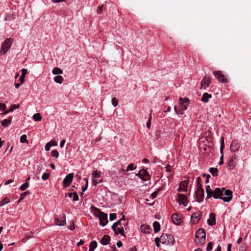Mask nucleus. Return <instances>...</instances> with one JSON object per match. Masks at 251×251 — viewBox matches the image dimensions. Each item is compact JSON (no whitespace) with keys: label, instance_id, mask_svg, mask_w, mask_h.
Returning <instances> with one entry per match:
<instances>
[{"label":"nucleus","instance_id":"nucleus-12","mask_svg":"<svg viewBox=\"0 0 251 251\" xmlns=\"http://www.w3.org/2000/svg\"><path fill=\"white\" fill-rule=\"evenodd\" d=\"M177 201L180 205L183 204L184 206H186L187 204V198L185 194H178Z\"/></svg>","mask_w":251,"mask_h":251},{"label":"nucleus","instance_id":"nucleus-11","mask_svg":"<svg viewBox=\"0 0 251 251\" xmlns=\"http://www.w3.org/2000/svg\"><path fill=\"white\" fill-rule=\"evenodd\" d=\"M202 212H198L194 213L191 217V222L193 224H196L201 219L202 216Z\"/></svg>","mask_w":251,"mask_h":251},{"label":"nucleus","instance_id":"nucleus-56","mask_svg":"<svg viewBox=\"0 0 251 251\" xmlns=\"http://www.w3.org/2000/svg\"><path fill=\"white\" fill-rule=\"evenodd\" d=\"M25 76L21 75L20 78V82H21V83H24V82L25 81Z\"/></svg>","mask_w":251,"mask_h":251},{"label":"nucleus","instance_id":"nucleus-30","mask_svg":"<svg viewBox=\"0 0 251 251\" xmlns=\"http://www.w3.org/2000/svg\"><path fill=\"white\" fill-rule=\"evenodd\" d=\"M206 193L207 194V198H209L212 196L213 191H212L209 185H207L206 187Z\"/></svg>","mask_w":251,"mask_h":251},{"label":"nucleus","instance_id":"nucleus-63","mask_svg":"<svg viewBox=\"0 0 251 251\" xmlns=\"http://www.w3.org/2000/svg\"><path fill=\"white\" fill-rule=\"evenodd\" d=\"M231 247H232V245H231V244H228L227 245V251H231Z\"/></svg>","mask_w":251,"mask_h":251},{"label":"nucleus","instance_id":"nucleus-1","mask_svg":"<svg viewBox=\"0 0 251 251\" xmlns=\"http://www.w3.org/2000/svg\"><path fill=\"white\" fill-rule=\"evenodd\" d=\"M92 209L95 213V215L98 217L100 221V225L104 226L108 222L107 219V214L101 211L97 207L92 206Z\"/></svg>","mask_w":251,"mask_h":251},{"label":"nucleus","instance_id":"nucleus-39","mask_svg":"<svg viewBox=\"0 0 251 251\" xmlns=\"http://www.w3.org/2000/svg\"><path fill=\"white\" fill-rule=\"evenodd\" d=\"M20 142L22 143H28V140H27V137L26 135L24 134L21 136Z\"/></svg>","mask_w":251,"mask_h":251},{"label":"nucleus","instance_id":"nucleus-52","mask_svg":"<svg viewBox=\"0 0 251 251\" xmlns=\"http://www.w3.org/2000/svg\"><path fill=\"white\" fill-rule=\"evenodd\" d=\"M73 201H77L79 199L78 196L76 192L73 193Z\"/></svg>","mask_w":251,"mask_h":251},{"label":"nucleus","instance_id":"nucleus-37","mask_svg":"<svg viewBox=\"0 0 251 251\" xmlns=\"http://www.w3.org/2000/svg\"><path fill=\"white\" fill-rule=\"evenodd\" d=\"M10 201V200L6 197L0 201V206H2L7 203H8Z\"/></svg>","mask_w":251,"mask_h":251},{"label":"nucleus","instance_id":"nucleus-31","mask_svg":"<svg viewBox=\"0 0 251 251\" xmlns=\"http://www.w3.org/2000/svg\"><path fill=\"white\" fill-rule=\"evenodd\" d=\"M54 80L56 83L61 84L63 81V78L61 75H57L55 76Z\"/></svg>","mask_w":251,"mask_h":251},{"label":"nucleus","instance_id":"nucleus-62","mask_svg":"<svg viewBox=\"0 0 251 251\" xmlns=\"http://www.w3.org/2000/svg\"><path fill=\"white\" fill-rule=\"evenodd\" d=\"M88 184H86L82 188V192H85L87 190L88 188Z\"/></svg>","mask_w":251,"mask_h":251},{"label":"nucleus","instance_id":"nucleus-64","mask_svg":"<svg viewBox=\"0 0 251 251\" xmlns=\"http://www.w3.org/2000/svg\"><path fill=\"white\" fill-rule=\"evenodd\" d=\"M128 251H137V249L135 246L133 247Z\"/></svg>","mask_w":251,"mask_h":251},{"label":"nucleus","instance_id":"nucleus-26","mask_svg":"<svg viewBox=\"0 0 251 251\" xmlns=\"http://www.w3.org/2000/svg\"><path fill=\"white\" fill-rule=\"evenodd\" d=\"M116 235H118L119 234H121L122 235H123L125 237L124 234V229L122 226H121L118 227H116L115 230H113Z\"/></svg>","mask_w":251,"mask_h":251},{"label":"nucleus","instance_id":"nucleus-33","mask_svg":"<svg viewBox=\"0 0 251 251\" xmlns=\"http://www.w3.org/2000/svg\"><path fill=\"white\" fill-rule=\"evenodd\" d=\"M33 119L36 122H39L41 121L42 117L41 114L39 113L34 114L33 116Z\"/></svg>","mask_w":251,"mask_h":251},{"label":"nucleus","instance_id":"nucleus-21","mask_svg":"<svg viewBox=\"0 0 251 251\" xmlns=\"http://www.w3.org/2000/svg\"><path fill=\"white\" fill-rule=\"evenodd\" d=\"M12 120V117L10 116L8 118V119L3 120L1 121V125L3 126L4 127H8L10 124L11 123Z\"/></svg>","mask_w":251,"mask_h":251},{"label":"nucleus","instance_id":"nucleus-43","mask_svg":"<svg viewBox=\"0 0 251 251\" xmlns=\"http://www.w3.org/2000/svg\"><path fill=\"white\" fill-rule=\"evenodd\" d=\"M165 236H167V238L171 240V242H172V244H173V241H174V238L173 236L171 235H168V234H163L161 236V238H162L163 237L165 238Z\"/></svg>","mask_w":251,"mask_h":251},{"label":"nucleus","instance_id":"nucleus-40","mask_svg":"<svg viewBox=\"0 0 251 251\" xmlns=\"http://www.w3.org/2000/svg\"><path fill=\"white\" fill-rule=\"evenodd\" d=\"M13 19H14L13 15L10 13L7 14L4 18V20L5 21H12Z\"/></svg>","mask_w":251,"mask_h":251},{"label":"nucleus","instance_id":"nucleus-9","mask_svg":"<svg viewBox=\"0 0 251 251\" xmlns=\"http://www.w3.org/2000/svg\"><path fill=\"white\" fill-rule=\"evenodd\" d=\"M136 176L140 177L143 181H147L150 178V176L147 169H142L140 172L136 174Z\"/></svg>","mask_w":251,"mask_h":251},{"label":"nucleus","instance_id":"nucleus-24","mask_svg":"<svg viewBox=\"0 0 251 251\" xmlns=\"http://www.w3.org/2000/svg\"><path fill=\"white\" fill-rule=\"evenodd\" d=\"M57 145V144L55 141L51 140L46 144L45 147V149L46 151H49L51 147L56 146Z\"/></svg>","mask_w":251,"mask_h":251},{"label":"nucleus","instance_id":"nucleus-58","mask_svg":"<svg viewBox=\"0 0 251 251\" xmlns=\"http://www.w3.org/2000/svg\"><path fill=\"white\" fill-rule=\"evenodd\" d=\"M172 167L170 166V165H167L166 167V172H171V170H172Z\"/></svg>","mask_w":251,"mask_h":251},{"label":"nucleus","instance_id":"nucleus-49","mask_svg":"<svg viewBox=\"0 0 251 251\" xmlns=\"http://www.w3.org/2000/svg\"><path fill=\"white\" fill-rule=\"evenodd\" d=\"M112 103L114 107H116L117 106L118 104V101L115 97L112 98Z\"/></svg>","mask_w":251,"mask_h":251},{"label":"nucleus","instance_id":"nucleus-36","mask_svg":"<svg viewBox=\"0 0 251 251\" xmlns=\"http://www.w3.org/2000/svg\"><path fill=\"white\" fill-rule=\"evenodd\" d=\"M136 168V166L134 165L133 163L129 164L126 169V172H128V171H133L135 170Z\"/></svg>","mask_w":251,"mask_h":251},{"label":"nucleus","instance_id":"nucleus-10","mask_svg":"<svg viewBox=\"0 0 251 251\" xmlns=\"http://www.w3.org/2000/svg\"><path fill=\"white\" fill-rule=\"evenodd\" d=\"M225 190V188H222V189L219 188H216L214 191L213 193V197L214 199H222V198H223L222 197L223 195V191Z\"/></svg>","mask_w":251,"mask_h":251},{"label":"nucleus","instance_id":"nucleus-19","mask_svg":"<svg viewBox=\"0 0 251 251\" xmlns=\"http://www.w3.org/2000/svg\"><path fill=\"white\" fill-rule=\"evenodd\" d=\"M210 83V78L205 76L201 82V88H205L208 87L209 86Z\"/></svg>","mask_w":251,"mask_h":251},{"label":"nucleus","instance_id":"nucleus-38","mask_svg":"<svg viewBox=\"0 0 251 251\" xmlns=\"http://www.w3.org/2000/svg\"><path fill=\"white\" fill-rule=\"evenodd\" d=\"M126 169L125 170L124 168H122L119 170L118 174L121 176H124L126 175Z\"/></svg>","mask_w":251,"mask_h":251},{"label":"nucleus","instance_id":"nucleus-57","mask_svg":"<svg viewBox=\"0 0 251 251\" xmlns=\"http://www.w3.org/2000/svg\"><path fill=\"white\" fill-rule=\"evenodd\" d=\"M203 190L202 188V185L201 183L197 184V190Z\"/></svg>","mask_w":251,"mask_h":251},{"label":"nucleus","instance_id":"nucleus-54","mask_svg":"<svg viewBox=\"0 0 251 251\" xmlns=\"http://www.w3.org/2000/svg\"><path fill=\"white\" fill-rule=\"evenodd\" d=\"M6 109V106L4 103H0V111H3Z\"/></svg>","mask_w":251,"mask_h":251},{"label":"nucleus","instance_id":"nucleus-8","mask_svg":"<svg viewBox=\"0 0 251 251\" xmlns=\"http://www.w3.org/2000/svg\"><path fill=\"white\" fill-rule=\"evenodd\" d=\"M74 174L73 173H72L69 174L65 176L63 181V185L64 188L68 187L71 183L74 177Z\"/></svg>","mask_w":251,"mask_h":251},{"label":"nucleus","instance_id":"nucleus-47","mask_svg":"<svg viewBox=\"0 0 251 251\" xmlns=\"http://www.w3.org/2000/svg\"><path fill=\"white\" fill-rule=\"evenodd\" d=\"M50 176V174L49 173H44L42 176V179L43 180H46L49 178Z\"/></svg>","mask_w":251,"mask_h":251},{"label":"nucleus","instance_id":"nucleus-2","mask_svg":"<svg viewBox=\"0 0 251 251\" xmlns=\"http://www.w3.org/2000/svg\"><path fill=\"white\" fill-rule=\"evenodd\" d=\"M180 101L179 109H177L176 106L174 107L175 112L177 114H183V111L187 109V106L190 103V100L188 98L185 97L184 98L180 97L179 98Z\"/></svg>","mask_w":251,"mask_h":251},{"label":"nucleus","instance_id":"nucleus-55","mask_svg":"<svg viewBox=\"0 0 251 251\" xmlns=\"http://www.w3.org/2000/svg\"><path fill=\"white\" fill-rule=\"evenodd\" d=\"M103 7V5H102L98 7V8L97 11L98 14H100L101 13Z\"/></svg>","mask_w":251,"mask_h":251},{"label":"nucleus","instance_id":"nucleus-45","mask_svg":"<svg viewBox=\"0 0 251 251\" xmlns=\"http://www.w3.org/2000/svg\"><path fill=\"white\" fill-rule=\"evenodd\" d=\"M19 108V105L18 104V105H16V104H12L11 105L9 109V111H10V112H12V111H13L14 110L16 109H18Z\"/></svg>","mask_w":251,"mask_h":251},{"label":"nucleus","instance_id":"nucleus-29","mask_svg":"<svg viewBox=\"0 0 251 251\" xmlns=\"http://www.w3.org/2000/svg\"><path fill=\"white\" fill-rule=\"evenodd\" d=\"M209 172L213 176H217L218 175V170L216 168H210Z\"/></svg>","mask_w":251,"mask_h":251},{"label":"nucleus","instance_id":"nucleus-61","mask_svg":"<svg viewBox=\"0 0 251 251\" xmlns=\"http://www.w3.org/2000/svg\"><path fill=\"white\" fill-rule=\"evenodd\" d=\"M123 245L122 242L121 241H119L117 243V246L118 248H121Z\"/></svg>","mask_w":251,"mask_h":251},{"label":"nucleus","instance_id":"nucleus-3","mask_svg":"<svg viewBox=\"0 0 251 251\" xmlns=\"http://www.w3.org/2000/svg\"><path fill=\"white\" fill-rule=\"evenodd\" d=\"M205 232L204 229L199 228L196 232L195 242L198 246L203 245L205 241Z\"/></svg>","mask_w":251,"mask_h":251},{"label":"nucleus","instance_id":"nucleus-51","mask_svg":"<svg viewBox=\"0 0 251 251\" xmlns=\"http://www.w3.org/2000/svg\"><path fill=\"white\" fill-rule=\"evenodd\" d=\"M109 219L111 221H114L116 219V214L115 213H111L109 215Z\"/></svg>","mask_w":251,"mask_h":251},{"label":"nucleus","instance_id":"nucleus-46","mask_svg":"<svg viewBox=\"0 0 251 251\" xmlns=\"http://www.w3.org/2000/svg\"><path fill=\"white\" fill-rule=\"evenodd\" d=\"M121 221L120 220L114 223L112 226V229L113 230H115V228L117 226H121Z\"/></svg>","mask_w":251,"mask_h":251},{"label":"nucleus","instance_id":"nucleus-23","mask_svg":"<svg viewBox=\"0 0 251 251\" xmlns=\"http://www.w3.org/2000/svg\"><path fill=\"white\" fill-rule=\"evenodd\" d=\"M110 237L109 235H104L100 240V243L102 245H107L109 244Z\"/></svg>","mask_w":251,"mask_h":251},{"label":"nucleus","instance_id":"nucleus-25","mask_svg":"<svg viewBox=\"0 0 251 251\" xmlns=\"http://www.w3.org/2000/svg\"><path fill=\"white\" fill-rule=\"evenodd\" d=\"M211 98L212 95L211 94H208L207 93H204L202 95L201 100L203 102L207 103L209 99Z\"/></svg>","mask_w":251,"mask_h":251},{"label":"nucleus","instance_id":"nucleus-42","mask_svg":"<svg viewBox=\"0 0 251 251\" xmlns=\"http://www.w3.org/2000/svg\"><path fill=\"white\" fill-rule=\"evenodd\" d=\"M225 145H224V138L223 137H221V144L220 146V152L221 153H223V151L224 149Z\"/></svg>","mask_w":251,"mask_h":251},{"label":"nucleus","instance_id":"nucleus-53","mask_svg":"<svg viewBox=\"0 0 251 251\" xmlns=\"http://www.w3.org/2000/svg\"><path fill=\"white\" fill-rule=\"evenodd\" d=\"M160 240V239L158 237H157L155 238V244L157 247H159L160 246V245H159Z\"/></svg>","mask_w":251,"mask_h":251},{"label":"nucleus","instance_id":"nucleus-60","mask_svg":"<svg viewBox=\"0 0 251 251\" xmlns=\"http://www.w3.org/2000/svg\"><path fill=\"white\" fill-rule=\"evenodd\" d=\"M84 243V241L83 240L81 239V240L79 241V242H78L77 243V246H81V245H83Z\"/></svg>","mask_w":251,"mask_h":251},{"label":"nucleus","instance_id":"nucleus-48","mask_svg":"<svg viewBox=\"0 0 251 251\" xmlns=\"http://www.w3.org/2000/svg\"><path fill=\"white\" fill-rule=\"evenodd\" d=\"M52 156L57 158L59 156V153L57 150H53L51 152Z\"/></svg>","mask_w":251,"mask_h":251},{"label":"nucleus","instance_id":"nucleus-50","mask_svg":"<svg viewBox=\"0 0 251 251\" xmlns=\"http://www.w3.org/2000/svg\"><path fill=\"white\" fill-rule=\"evenodd\" d=\"M212 243L211 242L208 243L206 247L207 251H211L212 249Z\"/></svg>","mask_w":251,"mask_h":251},{"label":"nucleus","instance_id":"nucleus-7","mask_svg":"<svg viewBox=\"0 0 251 251\" xmlns=\"http://www.w3.org/2000/svg\"><path fill=\"white\" fill-rule=\"evenodd\" d=\"M100 172H98L97 171H94L92 174V181L95 186L102 181V179L100 178Z\"/></svg>","mask_w":251,"mask_h":251},{"label":"nucleus","instance_id":"nucleus-32","mask_svg":"<svg viewBox=\"0 0 251 251\" xmlns=\"http://www.w3.org/2000/svg\"><path fill=\"white\" fill-rule=\"evenodd\" d=\"M52 73L54 75H60L62 74L63 71L59 68L55 67L53 69Z\"/></svg>","mask_w":251,"mask_h":251},{"label":"nucleus","instance_id":"nucleus-35","mask_svg":"<svg viewBox=\"0 0 251 251\" xmlns=\"http://www.w3.org/2000/svg\"><path fill=\"white\" fill-rule=\"evenodd\" d=\"M43 168V164H40L37 165L36 168H35V172L36 174H39L41 173Z\"/></svg>","mask_w":251,"mask_h":251},{"label":"nucleus","instance_id":"nucleus-16","mask_svg":"<svg viewBox=\"0 0 251 251\" xmlns=\"http://www.w3.org/2000/svg\"><path fill=\"white\" fill-rule=\"evenodd\" d=\"M236 157L233 156L227 165V168L229 170L233 169L236 165Z\"/></svg>","mask_w":251,"mask_h":251},{"label":"nucleus","instance_id":"nucleus-20","mask_svg":"<svg viewBox=\"0 0 251 251\" xmlns=\"http://www.w3.org/2000/svg\"><path fill=\"white\" fill-rule=\"evenodd\" d=\"M209 219H208L207 223L208 225L213 226L216 225V218L215 214L213 213H211L209 215Z\"/></svg>","mask_w":251,"mask_h":251},{"label":"nucleus","instance_id":"nucleus-14","mask_svg":"<svg viewBox=\"0 0 251 251\" xmlns=\"http://www.w3.org/2000/svg\"><path fill=\"white\" fill-rule=\"evenodd\" d=\"M240 148V144L239 142L236 140H234L232 141L230 150L232 152H235L238 151Z\"/></svg>","mask_w":251,"mask_h":251},{"label":"nucleus","instance_id":"nucleus-13","mask_svg":"<svg viewBox=\"0 0 251 251\" xmlns=\"http://www.w3.org/2000/svg\"><path fill=\"white\" fill-rule=\"evenodd\" d=\"M225 195H226V196L223 197V198H222V200L224 201L229 202L232 200V192L231 190L229 189L226 190L225 191Z\"/></svg>","mask_w":251,"mask_h":251},{"label":"nucleus","instance_id":"nucleus-27","mask_svg":"<svg viewBox=\"0 0 251 251\" xmlns=\"http://www.w3.org/2000/svg\"><path fill=\"white\" fill-rule=\"evenodd\" d=\"M97 247V243L96 241H92L89 245V251H94Z\"/></svg>","mask_w":251,"mask_h":251},{"label":"nucleus","instance_id":"nucleus-44","mask_svg":"<svg viewBox=\"0 0 251 251\" xmlns=\"http://www.w3.org/2000/svg\"><path fill=\"white\" fill-rule=\"evenodd\" d=\"M152 110H151V113H150V116H149V120L147 122V124H146L147 127L148 128H149L151 127V112H152Z\"/></svg>","mask_w":251,"mask_h":251},{"label":"nucleus","instance_id":"nucleus-59","mask_svg":"<svg viewBox=\"0 0 251 251\" xmlns=\"http://www.w3.org/2000/svg\"><path fill=\"white\" fill-rule=\"evenodd\" d=\"M22 73L21 75L25 76V75L27 73V70L26 69H23L22 70Z\"/></svg>","mask_w":251,"mask_h":251},{"label":"nucleus","instance_id":"nucleus-4","mask_svg":"<svg viewBox=\"0 0 251 251\" xmlns=\"http://www.w3.org/2000/svg\"><path fill=\"white\" fill-rule=\"evenodd\" d=\"M13 40L11 38H6L2 44L0 50L1 54H5L10 49L13 43Z\"/></svg>","mask_w":251,"mask_h":251},{"label":"nucleus","instance_id":"nucleus-17","mask_svg":"<svg viewBox=\"0 0 251 251\" xmlns=\"http://www.w3.org/2000/svg\"><path fill=\"white\" fill-rule=\"evenodd\" d=\"M171 218L172 222L175 225H179L181 224V220L178 213L173 214Z\"/></svg>","mask_w":251,"mask_h":251},{"label":"nucleus","instance_id":"nucleus-22","mask_svg":"<svg viewBox=\"0 0 251 251\" xmlns=\"http://www.w3.org/2000/svg\"><path fill=\"white\" fill-rule=\"evenodd\" d=\"M187 184L186 181H183L180 183L179 187V191L186 192L187 191Z\"/></svg>","mask_w":251,"mask_h":251},{"label":"nucleus","instance_id":"nucleus-18","mask_svg":"<svg viewBox=\"0 0 251 251\" xmlns=\"http://www.w3.org/2000/svg\"><path fill=\"white\" fill-rule=\"evenodd\" d=\"M140 230L144 234H149L151 231V228L148 225L143 224L141 226Z\"/></svg>","mask_w":251,"mask_h":251},{"label":"nucleus","instance_id":"nucleus-28","mask_svg":"<svg viewBox=\"0 0 251 251\" xmlns=\"http://www.w3.org/2000/svg\"><path fill=\"white\" fill-rule=\"evenodd\" d=\"M153 226L154 228V231L155 233L158 232L160 229V226L158 222H154L153 223Z\"/></svg>","mask_w":251,"mask_h":251},{"label":"nucleus","instance_id":"nucleus-15","mask_svg":"<svg viewBox=\"0 0 251 251\" xmlns=\"http://www.w3.org/2000/svg\"><path fill=\"white\" fill-rule=\"evenodd\" d=\"M204 190H196V199L198 202H201L203 200Z\"/></svg>","mask_w":251,"mask_h":251},{"label":"nucleus","instance_id":"nucleus-6","mask_svg":"<svg viewBox=\"0 0 251 251\" xmlns=\"http://www.w3.org/2000/svg\"><path fill=\"white\" fill-rule=\"evenodd\" d=\"M213 74L216 78L222 83H226L228 82L226 76L220 71H216L213 72Z\"/></svg>","mask_w":251,"mask_h":251},{"label":"nucleus","instance_id":"nucleus-34","mask_svg":"<svg viewBox=\"0 0 251 251\" xmlns=\"http://www.w3.org/2000/svg\"><path fill=\"white\" fill-rule=\"evenodd\" d=\"M30 193V192L29 191H27L26 192H25L21 194L20 197L18 200V202H20L21 201L23 200L25 196Z\"/></svg>","mask_w":251,"mask_h":251},{"label":"nucleus","instance_id":"nucleus-5","mask_svg":"<svg viewBox=\"0 0 251 251\" xmlns=\"http://www.w3.org/2000/svg\"><path fill=\"white\" fill-rule=\"evenodd\" d=\"M54 223L58 226H64L66 225V216L64 214L57 216L54 219Z\"/></svg>","mask_w":251,"mask_h":251},{"label":"nucleus","instance_id":"nucleus-41","mask_svg":"<svg viewBox=\"0 0 251 251\" xmlns=\"http://www.w3.org/2000/svg\"><path fill=\"white\" fill-rule=\"evenodd\" d=\"M29 186V183L27 182H25L20 186V189L22 191L26 190Z\"/></svg>","mask_w":251,"mask_h":251}]
</instances>
